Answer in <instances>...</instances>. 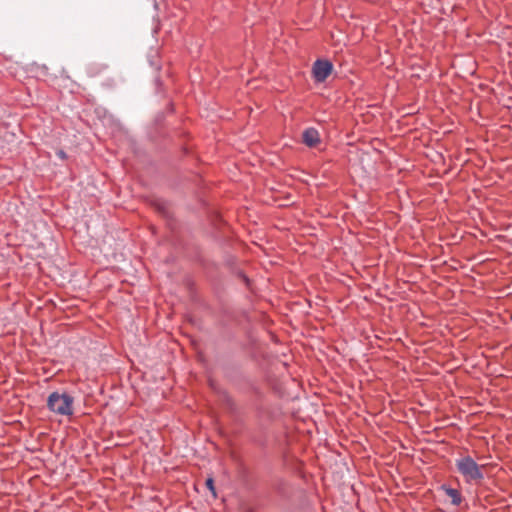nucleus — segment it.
<instances>
[{"instance_id": "obj_3", "label": "nucleus", "mask_w": 512, "mask_h": 512, "mask_svg": "<svg viewBox=\"0 0 512 512\" xmlns=\"http://www.w3.org/2000/svg\"><path fill=\"white\" fill-rule=\"evenodd\" d=\"M333 64L328 59H317L312 65V77L316 83L324 82L332 73Z\"/></svg>"}, {"instance_id": "obj_9", "label": "nucleus", "mask_w": 512, "mask_h": 512, "mask_svg": "<svg viewBox=\"0 0 512 512\" xmlns=\"http://www.w3.org/2000/svg\"><path fill=\"white\" fill-rule=\"evenodd\" d=\"M225 400H226V403H227L229 406H233V405H234V401H233V399H232L228 394H226V396H225Z\"/></svg>"}, {"instance_id": "obj_1", "label": "nucleus", "mask_w": 512, "mask_h": 512, "mask_svg": "<svg viewBox=\"0 0 512 512\" xmlns=\"http://www.w3.org/2000/svg\"><path fill=\"white\" fill-rule=\"evenodd\" d=\"M455 466L466 484H480L484 480L485 465H479L470 455L456 459Z\"/></svg>"}, {"instance_id": "obj_5", "label": "nucleus", "mask_w": 512, "mask_h": 512, "mask_svg": "<svg viewBox=\"0 0 512 512\" xmlns=\"http://www.w3.org/2000/svg\"><path fill=\"white\" fill-rule=\"evenodd\" d=\"M440 489L451 499L452 505L459 506L462 503L463 498L458 489L452 488L446 484L441 485Z\"/></svg>"}, {"instance_id": "obj_7", "label": "nucleus", "mask_w": 512, "mask_h": 512, "mask_svg": "<svg viewBox=\"0 0 512 512\" xmlns=\"http://www.w3.org/2000/svg\"><path fill=\"white\" fill-rule=\"evenodd\" d=\"M56 154H57V156H58L60 159H62V160H66V159L68 158V156H67L66 152H65L64 150H62V149L58 150V151L56 152Z\"/></svg>"}, {"instance_id": "obj_6", "label": "nucleus", "mask_w": 512, "mask_h": 512, "mask_svg": "<svg viewBox=\"0 0 512 512\" xmlns=\"http://www.w3.org/2000/svg\"><path fill=\"white\" fill-rule=\"evenodd\" d=\"M206 487L209 489V491L212 493L214 497L217 496L216 489L214 485V479L212 477H208L205 482Z\"/></svg>"}, {"instance_id": "obj_4", "label": "nucleus", "mask_w": 512, "mask_h": 512, "mask_svg": "<svg viewBox=\"0 0 512 512\" xmlns=\"http://www.w3.org/2000/svg\"><path fill=\"white\" fill-rule=\"evenodd\" d=\"M302 142L310 148L316 147L321 142L318 130L313 127L305 129L302 133Z\"/></svg>"}, {"instance_id": "obj_8", "label": "nucleus", "mask_w": 512, "mask_h": 512, "mask_svg": "<svg viewBox=\"0 0 512 512\" xmlns=\"http://www.w3.org/2000/svg\"><path fill=\"white\" fill-rule=\"evenodd\" d=\"M150 64H151V66H153L157 71H159V70L161 69V65H160L159 61L151 60V61H150Z\"/></svg>"}, {"instance_id": "obj_2", "label": "nucleus", "mask_w": 512, "mask_h": 512, "mask_svg": "<svg viewBox=\"0 0 512 512\" xmlns=\"http://www.w3.org/2000/svg\"><path fill=\"white\" fill-rule=\"evenodd\" d=\"M74 398L67 392H52L47 399V408L61 416L73 415Z\"/></svg>"}]
</instances>
